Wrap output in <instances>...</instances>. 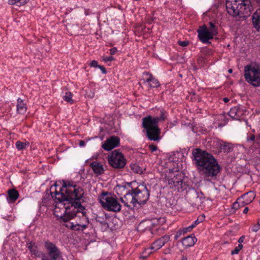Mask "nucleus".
Listing matches in <instances>:
<instances>
[{
  "label": "nucleus",
  "mask_w": 260,
  "mask_h": 260,
  "mask_svg": "<svg viewBox=\"0 0 260 260\" xmlns=\"http://www.w3.org/2000/svg\"><path fill=\"white\" fill-rule=\"evenodd\" d=\"M84 193L82 187L75 182L68 180L63 181L59 191L55 188L54 191L50 192L52 198L57 200L65 209V215L60 217L63 221L67 222L75 217L79 218L80 223L76 220L70 223V228L73 231H83L89 223L86 209L82 205Z\"/></svg>",
  "instance_id": "f257e3e1"
},
{
  "label": "nucleus",
  "mask_w": 260,
  "mask_h": 260,
  "mask_svg": "<svg viewBox=\"0 0 260 260\" xmlns=\"http://www.w3.org/2000/svg\"><path fill=\"white\" fill-rule=\"evenodd\" d=\"M194 164L200 173L206 177H214L219 173L221 168L212 154L199 148L192 151Z\"/></svg>",
  "instance_id": "f03ea898"
},
{
  "label": "nucleus",
  "mask_w": 260,
  "mask_h": 260,
  "mask_svg": "<svg viewBox=\"0 0 260 260\" xmlns=\"http://www.w3.org/2000/svg\"><path fill=\"white\" fill-rule=\"evenodd\" d=\"M250 4L249 0H226L225 7L230 15L245 18L250 14Z\"/></svg>",
  "instance_id": "7ed1b4c3"
},
{
  "label": "nucleus",
  "mask_w": 260,
  "mask_h": 260,
  "mask_svg": "<svg viewBox=\"0 0 260 260\" xmlns=\"http://www.w3.org/2000/svg\"><path fill=\"white\" fill-rule=\"evenodd\" d=\"M102 206L106 210L114 212H119L121 206L116 198L107 192H102L99 197Z\"/></svg>",
  "instance_id": "20e7f679"
},
{
  "label": "nucleus",
  "mask_w": 260,
  "mask_h": 260,
  "mask_svg": "<svg viewBox=\"0 0 260 260\" xmlns=\"http://www.w3.org/2000/svg\"><path fill=\"white\" fill-rule=\"evenodd\" d=\"M244 77L246 81L254 87L260 86V69L248 65L244 68Z\"/></svg>",
  "instance_id": "39448f33"
},
{
  "label": "nucleus",
  "mask_w": 260,
  "mask_h": 260,
  "mask_svg": "<svg viewBox=\"0 0 260 260\" xmlns=\"http://www.w3.org/2000/svg\"><path fill=\"white\" fill-rule=\"evenodd\" d=\"M108 160L109 165L115 169H121L126 165V159L119 149L112 151Z\"/></svg>",
  "instance_id": "423d86ee"
},
{
  "label": "nucleus",
  "mask_w": 260,
  "mask_h": 260,
  "mask_svg": "<svg viewBox=\"0 0 260 260\" xmlns=\"http://www.w3.org/2000/svg\"><path fill=\"white\" fill-rule=\"evenodd\" d=\"M168 184L170 188L178 191L180 190H186L188 187L186 183L183 181V176L180 173H178L173 177H169L168 179Z\"/></svg>",
  "instance_id": "0eeeda50"
},
{
  "label": "nucleus",
  "mask_w": 260,
  "mask_h": 260,
  "mask_svg": "<svg viewBox=\"0 0 260 260\" xmlns=\"http://www.w3.org/2000/svg\"><path fill=\"white\" fill-rule=\"evenodd\" d=\"M136 204H145L149 198V191L146 186H142L134 189Z\"/></svg>",
  "instance_id": "6e6552de"
},
{
  "label": "nucleus",
  "mask_w": 260,
  "mask_h": 260,
  "mask_svg": "<svg viewBox=\"0 0 260 260\" xmlns=\"http://www.w3.org/2000/svg\"><path fill=\"white\" fill-rule=\"evenodd\" d=\"M44 246L51 260H62L61 252L54 243L47 241Z\"/></svg>",
  "instance_id": "1a4fd4ad"
},
{
  "label": "nucleus",
  "mask_w": 260,
  "mask_h": 260,
  "mask_svg": "<svg viewBox=\"0 0 260 260\" xmlns=\"http://www.w3.org/2000/svg\"><path fill=\"white\" fill-rule=\"evenodd\" d=\"M198 33L200 40L204 43L209 42V40L212 39L213 37L215 36L214 34H212L209 30L205 25L200 26L199 29L198 30Z\"/></svg>",
  "instance_id": "9d476101"
},
{
  "label": "nucleus",
  "mask_w": 260,
  "mask_h": 260,
  "mask_svg": "<svg viewBox=\"0 0 260 260\" xmlns=\"http://www.w3.org/2000/svg\"><path fill=\"white\" fill-rule=\"evenodd\" d=\"M186 196L193 206H197L202 202L201 197H200L199 193L194 188H189L186 191Z\"/></svg>",
  "instance_id": "9b49d317"
},
{
  "label": "nucleus",
  "mask_w": 260,
  "mask_h": 260,
  "mask_svg": "<svg viewBox=\"0 0 260 260\" xmlns=\"http://www.w3.org/2000/svg\"><path fill=\"white\" fill-rule=\"evenodd\" d=\"M119 137L113 136L107 139L102 145V148L107 151H110L119 145Z\"/></svg>",
  "instance_id": "f8f14e48"
},
{
  "label": "nucleus",
  "mask_w": 260,
  "mask_h": 260,
  "mask_svg": "<svg viewBox=\"0 0 260 260\" xmlns=\"http://www.w3.org/2000/svg\"><path fill=\"white\" fill-rule=\"evenodd\" d=\"M142 126L146 130L157 127L158 126V119L149 115L142 119Z\"/></svg>",
  "instance_id": "ddd939ff"
},
{
  "label": "nucleus",
  "mask_w": 260,
  "mask_h": 260,
  "mask_svg": "<svg viewBox=\"0 0 260 260\" xmlns=\"http://www.w3.org/2000/svg\"><path fill=\"white\" fill-rule=\"evenodd\" d=\"M136 199L134 197V189H132L130 191L126 193L123 197L120 198V201L122 203H124V205L126 207H130L129 204H132L135 207L136 204Z\"/></svg>",
  "instance_id": "4468645a"
},
{
  "label": "nucleus",
  "mask_w": 260,
  "mask_h": 260,
  "mask_svg": "<svg viewBox=\"0 0 260 260\" xmlns=\"http://www.w3.org/2000/svg\"><path fill=\"white\" fill-rule=\"evenodd\" d=\"M147 136L150 140L158 141L160 139V129L158 127L146 130Z\"/></svg>",
  "instance_id": "2eb2a0df"
},
{
  "label": "nucleus",
  "mask_w": 260,
  "mask_h": 260,
  "mask_svg": "<svg viewBox=\"0 0 260 260\" xmlns=\"http://www.w3.org/2000/svg\"><path fill=\"white\" fill-rule=\"evenodd\" d=\"M170 240V236L168 235H165L159 239L155 241L152 244L151 246V249L157 250L159 249L161 247H162L165 244L168 242Z\"/></svg>",
  "instance_id": "dca6fc26"
},
{
  "label": "nucleus",
  "mask_w": 260,
  "mask_h": 260,
  "mask_svg": "<svg viewBox=\"0 0 260 260\" xmlns=\"http://www.w3.org/2000/svg\"><path fill=\"white\" fill-rule=\"evenodd\" d=\"M96 176H99L104 173L105 170L103 165L100 162L94 161L89 165Z\"/></svg>",
  "instance_id": "f3484780"
},
{
  "label": "nucleus",
  "mask_w": 260,
  "mask_h": 260,
  "mask_svg": "<svg viewBox=\"0 0 260 260\" xmlns=\"http://www.w3.org/2000/svg\"><path fill=\"white\" fill-rule=\"evenodd\" d=\"M27 246L31 253V256L34 258L39 257L42 255L43 252L38 250L35 243L30 242L27 244Z\"/></svg>",
  "instance_id": "a211bd4d"
},
{
  "label": "nucleus",
  "mask_w": 260,
  "mask_h": 260,
  "mask_svg": "<svg viewBox=\"0 0 260 260\" xmlns=\"http://www.w3.org/2000/svg\"><path fill=\"white\" fill-rule=\"evenodd\" d=\"M255 197V194L254 191H250L242 195L240 198H242L243 201L242 206L250 204Z\"/></svg>",
  "instance_id": "6ab92c4d"
},
{
  "label": "nucleus",
  "mask_w": 260,
  "mask_h": 260,
  "mask_svg": "<svg viewBox=\"0 0 260 260\" xmlns=\"http://www.w3.org/2000/svg\"><path fill=\"white\" fill-rule=\"evenodd\" d=\"M252 24L254 27L260 31V9H257L252 16Z\"/></svg>",
  "instance_id": "aec40b11"
},
{
  "label": "nucleus",
  "mask_w": 260,
  "mask_h": 260,
  "mask_svg": "<svg viewBox=\"0 0 260 260\" xmlns=\"http://www.w3.org/2000/svg\"><path fill=\"white\" fill-rule=\"evenodd\" d=\"M18 191L14 188L8 190L7 201L9 203H14L19 197Z\"/></svg>",
  "instance_id": "412c9836"
},
{
  "label": "nucleus",
  "mask_w": 260,
  "mask_h": 260,
  "mask_svg": "<svg viewBox=\"0 0 260 260\" xmlns=\"http://www.w3.org/2000/svg\"><path fill=\"white\" fill-rule=\"evenodd\" d=\"M144 74L149 76L145 81L149 83V85L150 87L155 88L159 86V82L153 76L152 74L148 72H146Z\"/></svg>",
  "instance_id": "4be33fe9"
},
{
  "label": "nucleus",
  "mask_w": 260,
  "mask_h": 260,
  "mask_svg": "<svg viewBox=\"0 0 260 260\" xmlns=\"http://www.w3.org/2000/svg\"><path fill=\"white\" fill-rule=\"evenodd\" d=\"M241 115V111L238 106L232 108L229 112V115L233 119H239Z\"/></svg>",
  "instance_id": "5701e85b"
},
{
  "label": "nucleus",
  "mask_w": 260,
  "mask_h": 260,
  "mask_svg": "<svg viewBox=\"0 0 260 260\" xmlns=\"http://www.w3.org/2000/svg\"><path fill=\"white\" fill-rule=\"evenodd\" d=\"M27 110L26 104L20 98L17 99V112L19 114H24Z\"/></svg>",
  "instance_id": "b1692460"
},
{
  "label": "nucleus",
  "mask_w": 260,
  "mask_h": 260,
  "mask_svg": "<svg viewBox=\"0 0 260 260\" xmlns=\"http://www.w3.org/2000/svg\"><path fill=\"white\" fill-rule=\"evenodd\" d=\"M194 239L191 236H188L182 239V244L186 247L191 246L194 244Z\"/></svg>",
  "instance_id": "393cba45"
},
{
  "label": "nucleus",
  "mask_w": 260,
  "mask_h": 260,
  "mask_svg": "<svg viewBox=\"0 0 260 260\" xmlns=\"http://www.w3.org/2000/svg\"><path fill=\"white\" fill-rule=\"evenodd\" d=\"M243 201L242 200V198H238L236 202H235L232 205V209L234 210V212H235L237 210H238L240 207L242 206V203Z\"/></svg>",
  "instance_id": "a878e982"
},
{
  "label": "nucleus",
  "mask_w": 260,
  "mask_h": 260,
  "mask_svg": "<svg viewBox=\"0 0 260 260\" xmlns=\"http://www.w3.org/2000/svg\"><path fill=\"white\" fill-rule=\"evenodd\" d=\"M28 0H9V4L12 5H16L20 7L26 4Z\"/></svg>",
  "instance_id": "bb28decb"
},
{
  "label": "nucleus",
  "mask_w": 260,
  "mask_h": 260,
  "mask_svg": "<svg viewBox=\"0 0 260 260\" xmlns=\"http://www.w3.org/2000/svg\"><path fill=\"white\" fill-rule=\"evenodd\" d=\"M29 145V143L22 142L20 141H17L16 143V147L18 150H23L26 148L27 145Z\"/></svg>",
  "instance_id": "cd10ccee"
},
{
  "label": "nucleus",
  "mask_w": 260,
  "mask_h": 260,
  "mask_svg": "<svg viewBox=\"0 0 260 260\" xmlns=\"http://www.w3.org/2000/svg\"><path fill=\"white\" fill-rule=\"evenodd\" d=\"M151 250L152 249H151V247L150 248L145 249L140 257L143 259H146L152 253Z\"/></svg>",
  "instance_id": "c85d7f7f"
},
{
  "label": "nucleus",
  "mask_w": 260,
  "mask_h": 260,
  "mask_svg": "<svg viewBox=\"0 0 260 260\" xmlns=\"http://www.w3.org/2000/svg\"><path fill=\"white\" fill-rule=\"evenodd\" d=\"M209 26L210 28L209 30H210L211 32V33H212V34H214L215 36H216L218 34V31L217 29L215 26L214 23H213L212 22H210Z\"/></svg>",
  "instance_id": "c756f323"
},
{
  "label": "nucleus",
  "mask_w": 260,
  "mask_h": 260,
  "mask_svg": "<svg viewBox=\"0 0 260 260\" xmlns=\"http://www.w3.org/2000/svg\"><path fill=\"white\" fill-rule=\"evenodd\" d=\"M72 96L73 94L70 92H67L66 93L65 95L63 96V99L65 101L72 103H73V100H72Z\"/></svg>",
  "instance_id": "7c9ffc66"
},
{
  "label": "nucleus",
  "mask_w": 260,
  "mask_h": 260,
  "mask_svg": "<svg viewBox=\"0 0 260 260\" xmlns=\"http://www.w3.org/2000/svg\"><path fill=\"white\" fill-rule=\"evenodd\" d=\"M223 151L225 152H230L232 151V147L230 143H225L222 146Z\"/></svg>",
  "instance_id": "2f4dec72"
},
{
  "label": "nucleus",
  "mask_w": 260,
  "mask_h": 260,
  "mask_svg": "<svg viewBox=\"0 0 260 260\" xmlns=\"http://www.w3.org/2000/svg\"><path fill=\"white\" fill-rule=\"evenodd\" d=\"M131 169L134 172L136 173L140 174L142 173V169L140 168V167L136 164L131 165Z\"/></svg>",
  "instance_id": "473e14b6"
},
{
  "label": "nucleus",
  "mask_w": 260,
  "mask_h": 260,
  "mask_svg": "<svg viewBox=\"0 0 260 260\" xmlns=\"http://www.w3.org/2000/svg\"><path fill=\"white\" fill-rule=\"evenodd\" d=\"M243 247V245L242 244H239L237 247H235L234 250L231 251V254L234 255L235 254H238L240 250L242 249Z\"/></svg>",
  "instance_id": "72a5a7b5"
},
{
  "label": "nucleus",
  "mask_w": 260,
  "mask_h": 260,
  "mask_svg": "<svg viewBox=\"0 0 260 260\" xmlns=\"http://www.w3.org/2000/svg\"><path fill=\"white\" fill-rule=\"evenodd\" d=\"M260 229V223L259 222L252 226V231L254 232H257Z\"/></svg>",
  "instance_id": "f704fd0d"
},
{
  "label": "nucleus",
  "mask_w": 260,
  "mask_h": 260,
  "mask_svg": "<svg viewBox=\"0 0 260 260\" xmlns=\"http://www.w3.org/2000/svg\"><path fill=\"white\" fill-rule=\"evenodd\" d=\"M166 115L165 114V113L161 111V115L160 117H156L155 118H157L158 119V122L159 121H162V120H164L165 119H166Z\"/></svg>",
  "instance_id": "c9c22d12"
},
{
  "label": "nucleus",
  "mask_w": 260,
  "mask_h": 260,
  "mask_svg": "<svg viewBox=\"0 0 260 260\" xmlns=\"http://www.w3.org/2000/svg\"><path fill=\"white\" fill-rule=\"evenodd\" d=\"M196 226L193 223L189 226L188 227H187L183 229V233H186L188 231H190L194 227Z\"/></svg>",
  "instance_id": "e433bc0d"
},
{
  "label": "nucleus",
  "mask_w": 260,
  "mask_h": 260,
  "mask_svg": "<svg viewBox=\"0 0 260 260\" xmlns=\"http://www.w3.org/2000/svg\"><path fill=\"white\" fill-rule=\"evenodd\" d=\"M178 44L182 47L186 46L188 45V41H179L178 42Z\"/></svg>",
  "instance_id": "4c0bfd02"
},
{
  "label": "nucleus",
  "mask_w": 260,
  "mask_h": 260,
  "mask_svg": "<svg viewBox=\"0 0 260 260\" xmlns=\"http://www.w3.org/2000/svg\"><path fill=\"white\" fill-rule=\"evenodd\" d=\"M149 149L151 150L152 152H154L157 150L158 148L156 145L151 144L149 146Z\"/></svg>",
  "instance_id": "58836bf2"
},
{
  "label": "nucleus",
  "mask_w": 260,
  "mask_h": 260,
  "mask_svg": "<svg viewBox=\"0 0 260 260\" xmlns=\"http://www.w3.org/2000/svg\"><path fill=\"white\" fill-rule=\"evenodd\" d=\"M90 66L91 67H99L98 61L96 60H92L90 64Z\"/></svg>",
  "instance_id": "ea45409f"
},
{
  "label": "nucleus",
  "mask_w": 260,
  "mask_h": 260,
  "mask_svg": "<svg viewBox=\"0 0 260 260\" xmlns=\"http://www.w3.org/2000/svg\"><path fill=\"white\" fill-rule=\"evenodd\" d=\"M113 60H114V58L112 56H109V57H104L103 58V60L105 61V62L111 61H112Z\"/></svg>",
  "instance_id": "a19ab883"
},
{
  "label": "nucleus",
  "mask_w": 260,
  "mask_h": 260,
  "mask_svg": "<svg viewBox=\"0 0 260 260\" xmlns=\"http://www.w3.org/2000/svg\"><path fill=\"white\" fill-rule=\"evenodd\" d=\"M255 139V137L254 135L252 134V135H250L249 137H248L247 138V141H254Z\"/></svg>",
  "instance_id": "79ce46f5"
},
{
  "label": "nucleus",
  "mask_w": 260,
  "mask_h": 260,
  "mask_svg": "<svg viewBox=\"0 0 260 260\" xmlns=\"http://www.w3.org/2000/svg\"><path fill=\"white\" fill-rule=\"evenodd\" d=\"M42 260H51L50 257H48L44 253H42V255L40 256Z\"/></svg>",
  "instance_id": "37998d69"
},
{
  "label": "nucleus",
  "mask_w": 260,
  "mask_h": 260,
  "mask_svg": "<svg viewBox=\"0 0 260 260\" xmlns=\"http://www.w3.org/2000/svg\"><path fill=\"white\" fill-rule=\"evenodd\" d=\"M117 49L115 47L112 48L110 50V54L112 55L115 54L117 52Z\"/></svg>",
  "instance_id": "c03bdc74"
},
{
  "label": "nucleus",
  "mask_w": 260,
  "mask_h": 260,
  "mask_svg": "<svg viewBox=\"0 0 260 260\" xmlns=\"http://www.w3.org/2000/svg\"><path fill=\"white\" fill-rule=\"evenodd\" d=\"M182 232L181 231H178L177 233H176L175 236V238H174L175 239L177 240L179 237H180V236L182 234Z\"/></svg>",
  "instance_id": "a18cd8bd"
},
{
  "label": "nucleus",
  "mask_w": 260,
  "mask_h": 260,
  "mask_svg": "<svg viewBox=\"0 0 260 260\" xmlns=\"http://www.w3.org/2000/svg\"><path fill=\"white\" fill-rule=\"evenodd\" d=\"M98 68L101 70V71H102V72L103 73L105 74L106 73V70L104 66H100L99 65Z\"/></svg>",
  "instance_id": "49530a36"
},
{
  "label": "nucleus",
  "mask_w": 260,
  "mask_h": 260,
  "mask_svg": "<svg viewBox=\"0 0 260 260\" xmlns=\"http://www.w3.org/2000/svg\"><path fill=\"white\" fill-rule=\"evenodd\" d=\"M244 238L245 237L242 236L239 239L238 242L240 243L239 244H241V243L243 242Z\"/></svg>",
  "instance_id": "de8ad7c7"
},
{
  "label": "nucleus",
  "mask_w": 260,
  "mask_h": 260,
  "mask_svg": "<svg viewBox=\"0 0 260 260\" xmlns=\"http://www.w3.org/2000/svg\"><path fill=\"white\" fill-rule=\"evenodd\" d=\"M79 144L80 147L84 146L85 145V142L83 140H81L79 142Z\"/></svg>",
  "instance_id": "09e8293b"
},
{
  "label": "nucleus",
  "mask_w": 260,
  "mask_h": 260,
  "mask_svg": "<svg viewBox=\"0 0 260 260\" xmlns=\"http://www.w3.org/2000/svg\"><path fill=\"white\" fill-rule=\"evenodd\" d=\"M248 208L246 207H245L243 212L245 214H246L248 212Z\"/></svg>",
  "instance_id": "8fccbe9b"
},
{
  "label": "nucleus",
  "mask_w": 260,
  "mask_h": 260,
  "mask_svg": "<svg viewBox=\"0 0 260 260\" xmlns=\"http://www.w3.org/2000/svg\"><path fill=\"white\" fill-rule=\"evenodd\" d=\"M223 101L224 103H228L229 101V99L228 98H223Z\"/></svg>",
  "instance_id": "3c124183"
},
{
  "label": "nucleus",
  "mask_w": 260,
  "mask_h": 260,
  "mask_svg": "<svg viewBox=\"0 0 260 260\" xmlns=\"http://www.w3.org/2000/svg\"><path fill=\"white\" fill-rule=\"evenodd\" d=\"M200 223V221H198V220H196L194 222H193V224H194L195 226H196L198 223Z\"/></svg>",
  "instance_id": "603ef678"
},
{
  "label": "nucleus",
  "mask_w": 260,
  "mask_h": 260,
  "mask_svg": "<svg viewBox=\"0 0 260 260\" xmlns=\"http://www.w3.org/2000/svg\"><path fill=\"white\" fill-rule=\"evenodd\" d=\"M100 219V217H97L96 219L98 221H99L100 222H101V223H104V221H100V220L99 219Z\"/></svg>",
  "instance_id": "864d4df0"
},
{
  "label": "nucleus",
  "mask_w": 260,
  "mask_h": 260,
  "mask_svg": "<svg viewBox=\"0 0 260 260\" xmlns=\"http://www.w3.org/2000/svg\"><path fill=\"white\" fill-rule=\"evenodd\" d=\"M182 260H187V257L183 255L182 257Z\"/></svg>",
  "instance_id": "5fc2aeb1"
},
{
  "label": "nucleus",
  "mask_w": 260,
  "mask_h": 260,
  "mask_svg": "<svg viewBox=\"0 0 260 260\" xmlns=\"http://www.w3.org/2000/svg\"><path fill=\"white\" fill-rule=\"evenodd\" d=\"M257 4L260 5V0H254Z\"/></svg>",
  "instance_id": "6e6d98bb"
},
{
  "label": "nucleus",
  "mask_w": 260,
  "mask_h": 260,
  "mask_svg": "<svg viewBox=\"0 0 260 260\" xmlns=\"http://www.w3.org/2000/svg\"><path fill=\"white\" fill-rule=\"evenodd\" d=\"M232 71H233V70H232V69H229V70H228V72H229V73H231L232 72Z\"/></svg>",
  "instance_id": "4d7b16f0"
},
{
  "label": "nucleus",
  "mask_w": 260,
  "mask_h": 260,
  "mask_svg": "<svg viewBox=\"0 0 260 260\" xmlns=\"http://www.w3.org/2000/svg\"><path fill=\"white\" fill-rule=\"evenodd\" d=\"M56 184H55L54 185V188H55V187H56ZM53 187H51V190H53Z\"/></svg>",
  "instance_id": "13d9d810"
}]
</instances>
